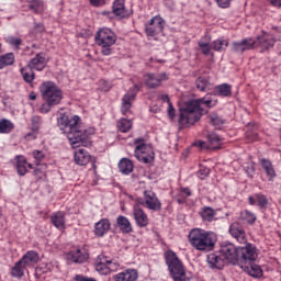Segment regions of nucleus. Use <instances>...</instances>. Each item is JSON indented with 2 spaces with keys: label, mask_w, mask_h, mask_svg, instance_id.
I'll list each match as a JSON object with an SVG mask.
<instances>
[{
  "label": "nucleus",
  "mask_w": 281,
  "mask_h": 281,
  "mask_svg": "<svg viewBox=\"0 0 281 281\" xmlns=\"http://www.w3.org/2000/svg\"><path fill=\"white\" fill-rule=\"evenodd\" d=\"M246 137L248 142H258V133L256 132H246Z\"/></svg>",
  "instance_id": "13d9d810"
},
{
  "label": "nucleus",
  "mask_w": 281,
  "mask_h": 281,
  "mask_svg": "<svg viewBox=\"0 0 281 281\" xmlns=\"http://www.w3.org/2000/svg\"><path fill=\"white\" fill-rule=\"evenodd\" d=\"M41 124H43V119H41V116L35 115L31 119V128L34 133H38Z\"/></svg>",
  "instance_id": "8fccbe9b"
},
{
  "label": "nucleus",
  "mask_w": 281,
  "mask_h": 281,
  "mask_svg": "<svg viewBox=\"0 0 281 281\" xmlns=\"http://www.w3.org/2000/svg\"><path fill=\"white\" fill-rule=\"evenodd\" d=\"M29 8L33 10L35 14H41L45 10V5L41 0H33Z\"/></svg>",
  "instance_id": "de8ad7c7"
},
{
  "label": "nucleus",
  "mask_w": 281,
  "mask_h": 281,
  "mask_svg": "<svg viewBox=\"0 0 281 281\" xmlns=\"http://www.w3.org/2000/svg\"><path fill=\"white\" fill-rule=\"evenodd\" d=\"M134 168L135 166L133 165V160L128 158H122L119 162V170L122 175H131Z\"/></svg>",
  "instance_id": "72a5a7b5"
},
{
  "label": "nucleus",
  "mask_w": 281,
  "mask_h": 281,
  "mask_svg": "<svg viewBox=\"0 0 281 281\" xmlns=\"http://www.w3.org/2000/svg\"><path fill=\"white\" fill-rule=\"evenodd\" d=\"M188 240L189 245H191L195 251H202L203 254L213 251L216 245V236H214V233L203 228L191 229L188 235Z\"/></svg>",
  "instance_id": "7ed1b4c3"
},
{
  "label": "nucleus",
  "mask_w": 281,
  "mask_h": 281,
  "mask_svg": "<svg viewBox=\"0 0 281 281\" xmlns=\"http://www.w3.org/2000/svg\"><path fill=\"white\" fill-rule=\"evenodd\" d=\"M138 92H139V86L134 85V87L123 95V98L121 99L122 115L132 113L131 109H133V103L135 102Z\"/></svg>",
  "instance_id": "9b49d317"
},
{
  "label": "nucleus",
  "mask_w": 281,
  "mask_h": 281,
  "mask_svg": "<svg viewBox=\"0 0 281 281\" xmlns=\"http://www.w3.org/2000/svg\"><path fill=\"white\" fill-rule=\"evenodd\" d=\"M15 160H16L15 168H16L18 175L20 177H25L27 175V159H25L23 156H16Z\"/></svg>",
  "instance_id": "f704fd0d"
},
{
  "label": "nucleus",
  "mask_w": 281,
  "mask_h": 281,
  "mask_svg": "<svg viewBox=\"0 0 281 281\" xmlns=\"http://www.w3.org/2000/svg\"><path fill=\"white\" fill-rule=\"evenodd\" d=\"M47 63L48 60L47 57H45V53H38L34 58L29 61L27 67H30L34 71H43V69L47 67Z\"/></svg>",
  "instance_id": "f3484780"
},
{
  "label": "nucleus",
  "mask_w": 281,
  "mask_h": 281,
  "mask_svg": "<svg viewBox=\"0 0 281 281\" xmlns=\"http://www.w3.org/2000/svg\"><path fill=\"white\" fill-rule=\"evenodd\" d=\"M14 65V53H7L0 56V69Z\"/></svg>",
  "instance_id": "a19ab883"
},
{
  "label": "nucleus",
  "mask_w": 281,
  "mask_h": 281,
  "mask_svg": "<svg viewBox=\"0 0 281 281\" xmlns=\"http://www.w3.org/2000/svg\"><path fill=\"white\" fill-rule=\"evenodd\" d=\"M272 8H281V0H270Z\"/></svg>",
  "instance_id": "e2e57ef3"
},
{
  "label": "nucleus",
  "mask_w": 281,
  "mask_h": 281,
  "mask_svg": "<svg viewBox=\"0 0 281 281\" xmlns=\"http://www.w3.org/2000/svg\"><path fill=\"white\" fill-rule=\"evenodd\" d=\"M139 278V272L136 269H125L122 272L114 274V281H137Z\"/></svg>",
  "instance_id": "aec40b11"
},
{
  "label": "nucleus",
  "mask_w": 281,
  "mask_h": 281,
  "mask_svg": "<svg viewBox=\"0 0 281 281\" xmlns=\"http://www.w3.org/2000/svg\"><path fill=\"white\" fill-rule=\"evenodd\" d=\"M200 216L205 223H212L216 218V211L211 206H203L200 211Z\"/></svg>",
  "instance_id": "473e14b6"
},
{
  "label": "nucleus",
  "mask_w": 281,
  "mask_h": 281,
  "mask_svg": "<svg viewBox=\"0 0 281 281\" xmlns=\"http://www.w3.org/2000/svg\"><path fill=\"white\" fill-rule=\"evenodd\" d=\"M207 142L211 150H218L221 148V136L217 135L216 133H209L207 134Z\"/></svg>",
  "instance_id": "c9c22d12"
},
{
  "label": "nucleus",
  "mask_w": 281,
  "mask_h": 281,
  "mask_svg": "<svg viewBox=\"0 0 281 281\" xmlns=\"http://www.w3.org/2000/svg\"><path fill=\"white\" fill-rule=\"evenodd\" d=\"M125 2L126 0H114L113 2L112 13L119 19H128L131 16V13L126 10Z\"/></svg>",
  "instance_id": "412c9836"
},
{
  "label": "nucleus",
  "mask_w": 281,
  "mask_h": 281,
  "mask_svg": "<svg viewBox=\"0 0 281 281\" xmlns=\"http://www.w3.org/2000/svg\"><path fill=\"white\" fill-rule=\"evenodd\" d=\"M111 229V221L109 218H101L94 224V236L102 238L109 234Z\"/></svg>",
  "instance_id": "6ab92c4d"
},
{
  "label": "nucleus",
  "mask_w": 281,
  "mask_h": 281,
  "mask_svg": "<svg viewBox=\"0 0 281 281\" xmlns=\"http://www.w3.org/2000/svg\"><path fill=\"white\" fill-rule=\"evenodd\" d=\"M164 25H166V20L160 15H155L145 27L147 36H157L164 32Z\"/></svg>",
  "instance_id": "ddd939ff"
},
{
  "label": "nucleus",
  "mask_w": 281,
  "mask_h": 281,
  "mask_svg": "<svg viewBox=\"0 0 281 281\" xmlns=\"http://www.w3.org/2000/svg\"><path fill=\"white\" fill-rule=\"evenodd\" d=\"M229 234L240 245H245L247 243V233H245V228H243V225H240V223H232L229 226Z\"/></svg>",
  "instance_id": "2eb2a0df"
},
{
  "label": "nucleus",
  "mask_w": 281,
  "mask_h": 281,
  "mask_svg": "<svg viewBox=\"0 0 281 281\" xmlns=\"http://www.w3.org/2000/svg\"><path fill=\"white\" fill-rule=\"evenodd\" d=\"M246 173L250 179H254V175L256 173V167L254 166L247 167Z\"/></svg>",
  "instance_id": "052dcab7"
},
{
  "label": "nucleus",
  "mask_w": 281,
  "mask_h": 281,
  "mask_svg": "<svg viewBox=\"0 0 281 281\" xmlns=\"http://www.w3.org/2000/svg\"><path fill=\"white\" fill-rule=\"evenodd\" d=\"M220 254L224 257L229 265H238V247L232 243H224L221 246Z\"/></svg>",
  "instance_id": "f8f14e48"
},
{
  "label": "nucleus",
  "mask_w": 281,
  "mask_h": 281,
  "mask_svg": "<svg viewBox=\"0 0 281 281\" xmlns=\"http://www.w3.org/2000/svg\"><path fill=\"white\" fill-rule=\"evenodd\" d=\"M23 265L27 267H34L38 265V261L41 260V255H38L34 250H29L22 258L20 259Z\"/></svg>",
  "instance_id": "a878e982"
},
{
  "label": "nucleus",
  "mask_w": 281,
  "mask_h": 281,
  "mask_svg": "<svg viewBox=\"0 0 281 281\" xmlns=\"http://www.w3.org/2000/svg\"><path fill=\"white\" fill-rule=\"evenodd\" d=\"M7 43H9V45H12L13 47H16V49H19V46L21 45V43H23V40L14 36H9L7 38Z\"/></svg>",
  "instance_id": "3c124183"
},
{
  "label": "nucleus",
  "mask_w": 281,
  "mask_h": 281,
  "mask_svg": "<svg viewBox=\"0 0 281 281\" xmlns=\"http://www.w3.org/2000/svg\"><path fill=\"white\" fill-rule=\"evenodd\" d=\"M210 123L215 126V128H221L223 126V124H225V120L221 116H218V114H211L209 116Z\"/></svg>",
  "instance_id": "09e8293b"
},
{
  "label": "nucleus",
  "mask_w": 281,
  "mask_h": 281,
  "mask_svg": "<svg viewBox=\"0 0 281 281\" xmlns=\"http://www.w3.org/2000/svg\"><path fill=\"white\" fill-rule=\"evenodd\" d=\"M240 269H244V271L248 273V276H251V278H262V268L254 262L241 266Z\"/></svg>",
  "instance_id": "2f4dec72"
},
{
  "label": "nucleus",
  "mask_w": 281,
  "mask_h": 281,
  "mask_svg": "<svg viewBox=\"0 0 281 281\" xmlns=\"http://www.w3.org/2000/svg\"><path fill=\"white\" fill-rule=\"evenodd\" d=\"M210 41H212V37L210 35H204L198 42V47L203 56H214V53H212L213 46Z\"/></svg>",
  "instance_id": "b1692460"
},
{
  "label": "nucleus",
  "mask_w": 281,
  "mask_h": 281,
  "mask_svg": "<svg viewBox=\"0 0 281 281\" xmlns=\"http://www.w3.org/2000/svg\"><path fill=\"white\" fill-rule=\"evenodd\" d=\"M259 164L263 172L266 173L268 181H273L276 177H278V175L276 173V168L273 167V164L271 162V160L261 158L259 160Z\"/></svg>",
  "instance_id": "393cba45"
},
{
  "label": "nucleus",
  "mask_w": 281,
  "mask_h": 281,
  "mask_svg": "<svg viewBox=\"0 0 281 281\" xmlns=\"http://www.w3.org/2000/svg\"><path fill=\"white\" fill-rule=\"evenodd\" d=\"M239 216L248 225H254L257 221L256 214L249 210L241 211Z\"/></svg>",
  "instance_id": "37998d69"
},
{
  "label": "nucleus",
  "mask_w": 281,
  "mask_h": 281,
  "mask_svg": "<svg viewBox=\"0 0 281 281\" xmlns=\"http://www.w3.org/2000/svg\"><path fill=\"white\" fill-rule=\"evenodd\" d=\"M276 45V37L270 33L262 31V34L257 36L254 40V49H260V52H269V49H273Z\"/></svg>",
  "instance_id": "9d476101"
},
{
  "label": "nucleus",
  "mask_w": 281,
  "mask_h": 281,
  "mask_svg": "<svg viewBox=\"0 0 281 281\" xmlns=\"http://www.w3.org/2000/svg\"><path fill=\"white\" fill-rule=\"evenodd\" d=\"M215 93L221 98H229L232 95V86L229 83H222L215 87Z\"/></svg>",
  "instance_id": "4c0bfd02"
},
{
  "label": "nucleus",
  "mask_w": 281,
  "mask_h": 281,
  "mask_svg": "<svg viewBox=\"0 0 281 281\" xmlns=\"http://www.w3.org/2000/svg\"><path fill=\"white\" fill-rule=\"evenodd\" d=\"M36 98H37V95H36V92H31L30 94H29V100H36Z\"/></svg>",
  "instance_id": "338daca9"
},
{
  "label": "nucleus",
  "mask_w": 281,
  "mask_h": 281,
  "mask_svg": "<svg viewBox=\"0 0 281 281\" xmlns=\"http://www.w3.org/2000/svg\"><path fill=\"white\" fill-rule=\"evenodd\" d=\"M69 260L72 262H76L78 265H83L86 260H89V254L86 251L80 250V248H77L76 250H71L68 254Z\"/></svg>",
  "instance_id": "cd10ccee"
},
{
  "label": "nucleus",
  "mask_w": 281,
  "mask_h": 281,
  "mask_svg": "<svg viewBox=\"0 0 281 281\" xmlns=\"http://www.w3.org/2000/svg\"><path fill=\"white\" fill-rule=\"evenodd\" d=\"M248 203H249V205H256V203H257L256 195H250L248 198Z\"/></svg>",
  "instance_id": "0e129e2a"
},
{
  "label": "nucleus",
  "mask_w": 281,
  "mask_h": 281,
  "mask_svg": "<svg viewBox=\"0 0 281 281\" xmlns=\"http://www.w3.org/2000/svg\"><path fill=\"white\" fill-rule=\"evenodd\" d=\"M249 49H254V38L251 37L232 43V52L236 54H244V52H249Z\"/></svg>",
  "instance_id": "a211bd4d"
},
{
  "label": "nucleus",
  "mask_w": 281,
  "mask_h": 281,
  "mask_svg": "<svg viewBox=\"0 0 281 281\" xmlns=\"http://www.w3.org/2000/svg\"><path fill=\"white\" fill-rule=\"evenodd\" d=\"M160 100H162V102H167V104H170V97H168V94H161Z\"/></svg>",
  "instance_id": "69168bd1"
},
{
  "label": "nucleus",
  "mask_w": 281,
  "mask_h": 281,
  "mask_svg": "<svg viewBox=\"0 0 281 281\" xmlns=\"http://www.w3.org/2000/svg\"><path fill=\"white\" fill-rule=\"evenodd\" d=\"M116 225L122 232V234H131L133 232V224H131V220H128V217L126 216H117Z\"/></svg>",
  "instance_id": "c85d7f7f"
},
{
  "label": "nucleus",
  "mask_w": 281,
  "mask_h": 281,
  "mask_svg": "<svg viewBox=\"0 0 281 281\" xmlns=\"http://www.w3.org/2000/svg\"><path fill=\"white\" fill-rule=\"evenodd\" d=\"M50 223L52 225H54V227H56V229H59V232H65V229L67 228L65 212L63 211L54 212L50 215Z\"/></svg>",
  "instance_id": "4be33fe9"
},
{
  "label": "nucleus",
  "mask_w": 281,
  "mask_h": 281,
  "mask_svg": "<svg viewBox=\"0 0 281 281\" xmlns=\"http://www.w3.org/2000/svg\"><path fill=\"white\" fill-rule=\"evenodd\" d=\"M145 85L148 89H157L164 80H167L166 72L162 74H146L144 76Z\"/></svg>",
  "instance_id": "dca6fc26"
},
{
  "label": "nucleus",
  "mask_w": 281,
  "mask_h": 281,
  "mask_svg": "<svg viewBox=\"0 0 281 281\" xmlns=\"http://www.w3.org/2000/svg\"><path fill=\"white\" fill-rule=\"evenodd\" d=\"M89 161H91V155H89L87 149H78L75 151V164H77V166H87Z\"/></svg>",
  "instance_id": "c756f323"
},
{
  "label": "nucleus",
  "mask_w": 281,
  "mask_h": 281,
  "mask_svg": "<svg viewBox=\"0 0 281 281\" xmlns=\"http://www.w3.org/2000/svg\"><path fill=\"white\" fill-rule=\"evenodd\" d=\"M95 271L101 276H109V257L99 255L95 263Z\"/></svg>",
  "instance_id": "bb28decb"
},
{
  "label": "nucleus",
  "mask_w": 281,
  "mask_h": 281,
  "mask_svg": "<svg viewBox=\"0 0 281 281\" xmlns=\"http://www.w3.org/2000/svg\"><path fill=\"white\" fill-rule=\"evenodd\" d=\"M57 124L72 148H80V146L88 148V146H91V136L95 135V128L83 127L80 116L61 114Z\"/></svg>",
  "instance_id": "f257e3e1"
},
{
  "label": "nucleus",
  "mask_w": 281,
  "mask_h": 281,
  "mask_svg": "<svg viewBox=\"0 0 281 281\" xmlns=\"http://www.w3.org/2000/svg\"><path fill=\"white\" fill-rule=\"evenodd\" d=\"M198 177L199 179H201L202 181L207 179V177H210V170L207 168L204 169H200L198 171Z\"/></svg>",
  "instance_id": "5fc2aeb1"
},
{
  "label": "nucleus",
  "mask_w": 281,
  "mask_h": 281,
  "mask_svg": "<svg viewBox=\"0 0 281 281\" xmlns=\"http://www.w3.org/2000/svg\"><path fill=\"white\" fill-rule=\"evenodd\" d=\"M165 5L166 8H168V10H170L172 12V10H175V1L172 0H165Z\"/></svg>",
  "instance_id": "680f3d73"
},
{
  "label": "nucleus",
  "mask_w": 281,
  "mask_h": 281,
  "mask_svg": "<svg viewBox=\"0 0 281 281\" xmlns=\"http://www.w3.org/2000/svg\"><path fill=\"white\" fill-rule=\"evenodd\" d=\"M165 260L173 278V281H190V278L186 276V268L183 267V262H181L175 251L168 250L165 254Z\"/></svg>",
  "instance_id": "423d86ee"
},
{
  "label": "nucleus",
  "mask_w": 281,
  "mask_h": 281,
  "mask_svg": "<svg viewBox=\"0 0 281 281\" xmlns=\"http://www.w3.org/2000/svg\"><path fill=\"white\" fill-rule=\"evenodd\" d=\"M206 262L211 269H223L225 267V258L220 254L207 255Z\"/></svg>",
  "instance_id": "5701e85b"
},
{
  "label": "nucleus",
  "mask_w": 281,
  "mask_h": 281,
  "mask_svg": "<svg viewBox=\"0 0 281 281\" xmlns=\"http://www.w3.org/2000/svg\"><path fill=\"white\" fill-rule=\"evenodd\" d=\"M116 126H117L120 133H128V131H131V128H133V121L123 117L117 121Z\"/></svg>",
  "instance_id": "c03bdc74"
},
{
  "label": "nucleus",
  "mask_w": 281,
  "mask_h": 281,
  "mask_svg": "<svg viewBox=\"0 0 281 281\" xmlns=\"http://www.w3.org/2000/svg\"><path fill=\"white\" fill-rule=\"evenodd\" d=\"M215 2L222 9H227L232 5V0H215Z\"/></svg>",
  "instance_id": "6e6d98bb"
},
{
  "label": "nucleus",
  "mask_w": 281,
  "mask_h": 281,
  "mask_svg": "<svg viewBox=\"0 0 281 281\" xmlns=\"http://www.w3.org/2000/svg\"><path fill=\"white\" fill-rule=\"evenodd\" d=\"M134 157L142 164H153L155 161V151L153 146L146 142L144 137L134 139Z\"/></svg>",
  "instance_id": "0eeeda50"
},
{
  "label": "nucleus",
  "mask_w": 281,
  "mask_h": 281,
  "mask_svg": "<svg viewBox=\"0 0 281 281\" xmlns=\"http://www.w3.org/2000/svg\"><path fill=\"white\" fill-rule=\"evenodd\" d=\"M212 47L214 52L223 53L229 47V40H225V37H220L212 42Z\"/></svg>",
  "instance_id": "e433bc0d"
},
{
  "label": "nucleus",
  "mask_w": 281,
  "mask_h": 281,
  "mask_svg": "<svg viewBox=\"0 0 281 281\" xmlns=\"http://www.w3.org/2000/svg\"><path fill=\"white\" fill-rule=\"evenodd\" d=\"M14 123L8 119L0 120V135H8L12 133Z\"/></svg>",
  "instance_id": "58836bf2"
},
{
  "label": "nucleus",
  "mask_w": 281,
  "mask_h": 281,
  "mask_svg": "<svg viewBox=\"0 0 281 281\" xmlns=\"http://www.w3.org/2000/svg\"><path fill=\"white\" fill-rule=\"evenodd\" d=\"M180 196L188 199V196H192V191L190 188H180Z\"/></svg>",
  "instance_id": "4d7b16f0"
},
{
  "label": "nucleus",
  "mask_w": 281,
  "mask_h": 281,
  "mask_svg": "<svg viewBox=\"0 0 281 281\" xmlns=\"http://www.w3.org/2000/svg\"><path fill=\"white\" fill-rule=\"evenodd\" d=\"M89 2L93 8H100V5H104L106 3V0H89Z\"/></svg>",
  "instance_id": "bf43d9fd"
},
{
  "label": "nucleus",
  "mask_w": 281,
  "mask_h": 281,
  "mask_svg": "<svg viewBox=\"0 0 281 281\" xmlns=\"http://www.w3.org/2000/svg\"><path fill=\"white\" fill-rule=\"evenodd\" d=\"M195 87L199 91H209L212 88V83H210V77H199L195 80Z\"/></svg>",
  "instance_id": "ea45409f"
},
{
  "label": "nucleus",
  "mask_w": 281,
  "mask_h": 281,
  "mask_svg": "<svg viewBox=\"0 0 281 281\" xmlns=\"http://www.w3.org/2000/svg\"><path fill=\"white\" fill-rule=\"evenodd\" d=\"M120 269V265L115 260H111L108 258V272L112 273Z\"/></svg>",
  "instance_id": "603ef678"
},
{
  "label": "nucleus",
  "mask_w": 281,
  "mask_h": 281,
  "mask_svg": "<svg viewBox=\"0 0 281 281\" xmlns=\"http://www.w3.org/2000/svg\"><path fill=\"white\" fill-rule=\"evenodd\" d=\"M133 217L137 227L144 228L147 225H150V218L139 203H135L133 206Z\"/></svg>",
  "instance_id": "4468645a"
},
{
  "label": "nucleus",
  "mask_w": 281,
  "mask_h": 281,
  "mask_svg": "<svg viewBox=\"0 0 281 281\" xmlns=\"http://www.w3.org/2000/svg\"><path fill=\"white\" fill-rule=\"evenodd\" d=\"M167 113L169 119L171 120H175V117H177V113H176L175 106L172 105V102L168 103Z\"/></svg>",
  "instance_id": "864d4df0"
},
{
  "label": "nucleus",
  "mask_w": 281,
  "mask_h": 281,
  "mask_svg": "<svg viewBox=\"0 0 281 281\" xmlns=\"http://www.w3.org/2000/svg\"><path fill=\"white\" fill-rule=\"evenodd\" d=\"M258 259V248L254 244H246L244 247H238L237 267L251 265Z\"/></svg>",
  "instance_id": "6e6552de"
},
{
  "label": "nucleus",
  "mask_w": 281,
  "mask_h": 281,
  "mask_svg": "<svg viewBox=\"0 0 281 281\" xmlns=\"http://www.w3.org/2000/svg\"><path fill=\"white\" fill-rule=\"evenodd\" d=\"M25 269L27 267L23 263V261L20 259L18 262L14 263V266L10 270V276L12 278H18V280H21L25 276Z\"/></svg>",
  "instance_id": "7c9ffc66"
},
{
  "label": "nucleus",
  "mask_w": 281,
  "mask_h": 281,
  "mask_svg": "<svg viewBox=\"0 0 281 281\" xmlns=\"http://www.w3.org/2000/svg\"><path fill=\"white\" fill-rule=\"evenodd\" d=\"M32 157L35 160V165L41 166L43 161H45V157H47V154H45V151L43 150L34 149L32 151Z\"/></svg>",
  "instance_id": "49530a36"
},
{
  "label": "nucleus",
  "mask_w": 281,
  "mask_h": 281,
  "mask_svg": "<svg viewBox=\"0 0 281 281\" xmlns=\"http://www.w3.org/2000/svg\"><path fill=\"white\" fill-rule=\"evenodd\" d=\"M177 202L179 203V205H183V203H186V198H179Z\"/></svg>",
  "instance_id": "774afa93"
},
{
  "label": "nucleus",
  "mask_w": 281,
  "mask_h": 281,
  "mask_svg": "<svg viewBox=\"0 0 281 281\" xmlns=\"http://www.w3.org/2000/svg\"><path fill=\"white\" fill-rule=\"evenodd\" d=\"M255 199H256L257 205H258V207H260V210H267V205H269V199L267 198V195H265L262 193H256Z\"/></svg>",
  "instance_id": "a18cd8bd"
},
{
  "label": "nucleus",
  "mask_w": 281,
  "mask_h": 281,
  "mask_svg": "<svg viewBox=\"0 0 281 281\" xmlns=\"http://www.w3.org/2000/svg\"><path fill=\"white\" fill-rule=\"evenodd\" d=\"M94 43L101 48L102 56H111L113 46L117 43V36L111 29H101L94 36Z\"/></svg>",
  "instance_id": "39448f33"
},
{
  "label": "nucleus",
  "mask_w": 281,
  "mask_h": 281,
  "mask_svg": "<svg viewBox=\"0 0 281 281\" xmlns=\"http://www.w3.org/2000/svg\"><path fill=\"white\" fill-rule=\"evenodd\" d=\"M40 93L44 100V103L40 108V113H49L53 106H58L63 101V90L54 81L42 82Z\"/></svg>",
  "instance_id": "20e7f679"
},
{
  "label": "nucleus",
  "mask_w": 281,
  "mask_h": 281,
  "mask_svg": "<svg viewBox=\"0 0 281 281\" xmlns=\"http://www.w3.org/2000/svg\"><path fill=\"white\" fill-rule=\"evenodd\" d=\"M218 104V99L212 93H206L203 98L194 99L180 108L179 128H189L207 113L205 109H214Z\"/></svg>",
  "instance_id": "f03ea898"
},
{
  "label": "nucleus",
  "mask_w": 281,
  "mask_h": 281,
  "mask_svg": "<svg viewBox=\"0 0 281 281\" xmlns=\"http://www.w3.org/2000/svg\"><path fill=\"white\" fill-rule=\"evenodd\" d=\"M138 204L151 210V212H161V201L153 190H145L143 192V201L138 202Z\"/></svg>",
  "instance_id": "1a4fd4ad"
},
{
  "label": "nucleus",
  "mask_w": 281,
  "mask_h": 281,
  "mask_svg": "<svg viewBox=\"0 0 281 281\" xmlns=\"http://www.w3.org/2000/svg\"><path fill=\"white\" fill-rule=\"evenodd\" d=\"M22 74V78L27 83L34 82V78H36V74H34L33 68H30L29 66H25L20 69Z\"/></svg>",
  "instance_id": "79ce46f5"
}]
</instances>
